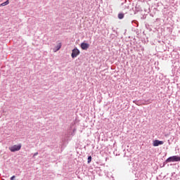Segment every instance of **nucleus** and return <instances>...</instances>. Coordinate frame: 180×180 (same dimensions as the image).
I'll return each mask as SVG.
<instances>
[{"mask_svg": "<svg viewBox=\"0 0 180 180\" xmlns=\"http://www.w3.org/2000/svg\"><path fill=\"white\" fill-rule=\"evenodd\" d=\"M164 144V141H159V140H155L153 142V147H158V146H162Z\"/></svg>", "mask_w": 180, "mask_h": 180, "instance_id": "20e7f679", "label": "nucleus"}, {"mask_svg": "<svg viewBox=\"0 0 180 180\" xmlns=\"http://www.w3.org/2000/svg\"><path fill=\"white\" fill-rule=\"evenodd\" d=\"M36 155H39V153H34V155H33V158H34V157H36Z\"/></svg>", "mask_w": 180, "mask_h": 180, "instance_id": "1a4fd4ad", "label": "nucleus"}, {"mask_svg": "<svg viewBox=\"0 0 180 180\" xmlns=\"http://www.w3.org/2000/svg\"><path fill=\"white\" fill-rule=\"evenodd\" d=\"M88 162H89V163L91 162V156H89V157H88Z\"/></svg>", "mask_w": 180, "mask_h": 180, "instance_id": "9d476101", "label": "nucleus"}, {"mask_svg": "<svg viewBox=\"0 0 180 180\" xmlns=\"http://www.w3.org/2000/svg\"><path fill=\"white\" fill-rule=\"evenodd\" d=\"M123 18H124V13H120L118 14V18L123 19Z\"/></svg>", "mask_w": 180, "mask_h": 180, "instance_id": "6e6552de", "label": "nucleus"}, {"mask_svg": "<svg viewBox=\"0 0 180 180\" xmlns=\"http://www.w3.org/2000/svg\"><path fill=\"white\" fill-rule=\"evenodd\" d=\"M61 46H62L61 43L58 44V45L55 48H53V52L57 53V51H58V50L61 49Z\"/></svg>", "mask_w": 180, "mask_h": 180, "instance_id": "423d86ee", "label": "nucleus"}, {"mask_svg": "<svg viewBox=\"0 0 180 180\" xmlns=\"http://www.w3.org/2000/svg\"><path fill=\"white\" fill-rule=\"evenodd\" d=\"M178 161H180V157L174 155L167 158L166 162H176Z\"/></svg>", "mask_w": 180, "mask_h": 180, "instance_id": "f03ea898", "label": "nucleus"}, {"mask_svg": "<svg viewBox=\"0 0 180 180\" xmlns=\"http://www.w3.org/2000/svg\"><path fill=\"white\" fill-rule=\"evenodd\" d=\"M72 58H75L77 56H79V50L78 49H74L72 51Z\"/></svg>", "mask_w": 180, "mask_h": 180, "instance_id": "7ed1b4c3", "label": "nucleus"}, {"mask_svg": "<svg viewBox=\"0 0 180 180\" xmlns=\"http://www.w3.org/2000/svg\"><path fill=\"white\" fill-rule=\"evenodd\" d=\"M15 178V176H13L11 177V180H14Z\"/></svg>", "mask_w": 180, "mask_h": 180, "instance_id": "9b49d317", "label": "nucleus"}, {"mask_svg": "<svg viewBox=\"0 0 180 180\" xmlns=\"http://www.w3.org/2000/svg\"><path fill=\"white\" fill-rule=\"evenodd\" d=\"M20 148H22V143L11 146L8 148V150H10L11 153H15V151L20 150Z\"/></svg>", "mask_w": 180, "mask_h": 180, "instance_id": "f257e3e1", "label": "nucleus"}, {"mask_svg": "<svg viewBox=\"0 0 180 180\" xmlns=\"http://www.w3.org/2000/svg\"><path fill=\"white\" fill-rule=\"evenodd\" d=\"M81 48L82 49V50H88V49H89V44L83 42L81 44Z\"/></svg>", "mask_w": 180, "mask_h": 180, "instance_id": "39448f33", "label": "nucleus"}, {"mask_svg": "<svg viewBox=\"0 0 180 180\" xmlns=\"http://www.w3.org/2000/svg\"><path fill=\"white\" fill-rule=\"evenodd\" d=\"M6 5H9V0H7L6 1L2 3L1 4V6H6Z\"/></svg>", "mask_w": 180, "mask_h": 180, "instance_id": "0eeeda50", "label": "nucleus"}]
</instances>
